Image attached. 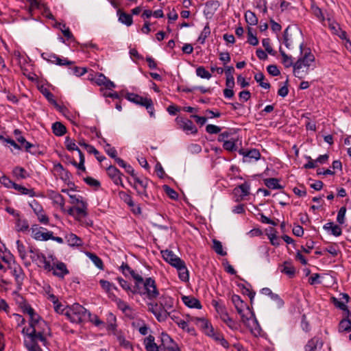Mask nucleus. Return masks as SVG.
Instances as JSON below:
<instances>
[{"label":"nucleus","mask_w":351,"mask_h":351,"mask_svg":"<svg viewBox=\"0 0 351 351\" xmlns=\"http://www.w3.org/2000/svg\"><path fill=\"white\" fill-rule=\"evenodd\" d=\"M133 180L134 184L132 186L136 191L137 194L143 199H149V195L146 191L149 180L145 178H141L137 176Z\"/></svg>","instance_id":"obj_4"},{"label":"nucleus","mask_w":351,"mask_h":351,"mask_svg":"<svg viewBox=\"0 0 351 351\" xmlns=\"http://www.w3.org/2000/svg\"><path fill=\"white\" fill-rule=\"evenodd\" d=\"M87 321L92 322L96 326H99L100 325L104 324V322L101 320H100L97 315H92L90 313V316L87 317Z\"/></svg>","instance_id":"obj_63"},{"label":"nucleus","mask_w":351,"mask_h":351,"mask_svg":"<svg viewBox=\"0 0 351 351\" xmlns=\"http://www.w3.org/2000/svg\"><path fill=\"white\" fill-rule=\"evenodd\" d=\"M88 256L93 263L99 269L103 268V262L101 259L95 254L88 253Z\"/></svg>","instance_id":"obj_53"},{"label":"nucleus","mask_w":351,"mask_h":351,"mask_svg":"<svg viewBox=\"0 0 351 351\" xmlns=\"http://www.w3.org/2000/svg\"><path fill=\"white\" fill-rule=\"evenodd\" d=\"M34 238L39 241H47L53 238V232L51 231L42 232L40 230L34 231Z\"/></svg>","instance_id":"obj_26"},{"label":"nucleus","mask_w":351,"mask_h":351,"mask_svg":"<svg viewBox=\"0 0 351 351\" xmlns=\"http://www.w3.org/2000/svg\"><path fill=\"white\" fill-rule=\"evenodd\" d=\"M119 197L121 199L124 201L128 206H133L134 202L132 201V197L125 191H119Z\"/></svg>","instance_id":"obj_48"},{"label":"nucleus","mask_w":351,"mask_h":351,"mask_svg":"<svg viewBox=\"0 0 351 351\" xmlns=\"http://www.w3.org/2000/svg\"><path fill=\"white\" fill-rule=\"evenodd\" d=\"M87 204L85 202H80V204L75 206V218L80 220L87 215Z\"/></svg>","instance_id":"obj_22"},{"label":"nucleus","mask_w":351,"mask_h":351,"mask_svg":"<svg viewBox=\"0 0 351 351\" xmlns=\"http://www.w3.org/2000/svg\"><path fill=\"white\" fill-rule=\"evenodd\" d=\"M65 146L69 151H77L78 147L76 145L75 141L71 139L69 136H66L65 138Z\"/></svg>","instance_id":"obj_49"},{"label":"nucleus","mask_w":351,"mask_h":351,"mask_svg":"<svg viewBox=\"0 0 351 351\" xmlns=\"http://www.w3.org/2000/svg\"><path fill=\"white\" fill-rule=\"evenodd\" d=\"M27 336V339H25L24 343L25 348L28 351H43L40 346L38 344V342L40 341L41 343V339L36 336V335H33L32 333L25 332Z\"/></svg>","instance_id":"obj_6"},{"label":"nucleus","mask_w":351,"mask_h":351,"mask_svg":"<svg viewBox=\"0 0 351 351\" xmlns=\"http://www.w3.org/2000/svg\"><path fill=\"white\" fill-rule=\"evenodd\" d=\"M43 94L51 104L54 105L56 107H58V104L54 99L53 95L49 90L45 89L43 91Z\"/></svg>","instance_id":"obj_58"},{"label":"nucleus","mask_w":351,"mask_h":351,"mask_svg":"<svg viewBox=\"0 0 351 351\" xmlns=\"http://www.w3.org/2000/svg\"><path fill=\"white\" fill-rule=\"evenodd\" d=\"M132 293L145 295L149 300L156 299L160 294L156 281L150 277L143 280V282H141V285L132 291Z\"/></svg>","instance_id":"obj_1"},{"label":"nucleus","mask_w":351,"mask_h":351,"mask_svg":"<svg viewBox=\"0 0 351 351\" xmlns=\"http://www.w3.org/2000/svg\"><path fill=\"white\" fill-rule=\"evenodd\" d=\"M161 254L162 258L174 267L180 264L182 261L171 250H162Z\"/></svg>","instance_id":"obj_14"},{"label":"nucleus","mask_w":351,"mask_h":351,"mask_svg":"<svg viewBox=\"0 0 351 351\" xmlns=\"http://www.w3.org/2000/svg\"><path fill=\"white\" fill-rule=\"evenodd\" d=\"M51 199L53 202L60 206V208L64 210V199L62 195L58 193H52Z\"/></svg>","instance_id":"obj_38"},{"label":"nucleus","mask_w":351,"mask_h":351,"mask_svg":"<svg viewBox=\"0 0 351 351\" xmlns=\"http://www.w3.org/2000/svg\"><path fill=\"white\" fill-rule=\"evenodd\" d=\"M196 74L201 78L208 80L211 77V74L202 66H200L196 69Z\"/></svg>","instance_id":"obj_46"},{"label":"nucleus","mask_w":351,"mask_h":351,"mask_svg":"<svg viewBox=\"0 0 351 351\" xmlns=\"http://www.w3.org/2000/svg\"><path fill=\"white\" fill-rule=\"evenodd\" d=\"M106 171L108 176L116 185H121L123 188L125 187L121 178L123 174L117 167L110 165Z\"/></svg>","instance_id":"obj_10"},{"label":"nucleus","mask_w":351,"mask_h":351,"mask_svg":"<svg viewBox=\"0 0 351 351\" xmlns=\"http://www.w3.org/2000/svg\"><path fill=\"white\" fill-rule=\"evenodd\" d=\"M332 302H333L334 305L336 307L339 308V309H341L343 311L347 312V313L349 314V311L348 309V307L344 302L339 301L335 298H332Z\"/></svg>","instance_id":"obj_62"},{"label":"nucleus","mask_w":351,"mask_h":351,"mask_svg":"<svg viewBox=\"0 0 351 351\" xmlns=\"http://www.w3.org/2000/svg\"><path fill=\"white\" fill-rule=\"evenodd\" d=\"M147 305L149 311L152 312L155 315L158 322H164L166 320L165 311H162L160 304L149 302Z\"/></svg>","instance_id":"obj_11"},{"label":"nucleus","mask_w":351,"mask_h":351,"mask_svg":"<svg viewBox=\"0 0 351 351\" xmlns=\"http://www.w3.org/2000/svg\"><path fill=\"white\" fill-rule=\"evenodd\" d=\"M310 67L302 65L300 62H295L293 64V75L295 77L303 79L309 73Z\"/></svg>","instance_id":"obj_15"},{"label":"nucleus","mask_w":351,"mask_h":351,"mask_svg":"<svg viewBox=\"0 0 351 351\" xmlns=\"http://www.w3.org/2000/svg\"><path fill=\"white\" fill-rule=\"evenodd\" d=\"M182 300L183 303L189 308H195L198 309L202 308L200 302L193 296L184 295L182 297Z\"/></svg>","instance_id":"obj_19"},{"label":"nucleus","mask_w":351,"mask_h":351,"mask_svg":"<svg viewBox=\"0 0 351 351\" xmlns=\"http://www.w3.org/2000/svg\"><path fill=\"white\" fill-rule=\"evenodd\" d=\"M282 272L286 274L289 277H293L295 273V267L289 262H285Z\"/></svg>","instance_id":"obj_41"},{"label":"nucleus","mask_w":351,"mask_h":351,"mask_svg":"<svg viewBox=\"0 0 351 351\" xmlns=\"http://www.w3.org/2000/svg\"><path fill=\"white\" fill-rule=\"evenodd\" d=\"M245 19L247 23L250 25H255L258 23V18L256 14L250 10L245 12Z\"/></svg>","instance_id":"obj_35"},{"label":"nucleus","mask_w":351,"mask_h":351,"mask_svg":"<svg viewBox=\"0 0 351 351\" xmlns=\"http://www.w3.org/2000/svg\"><path fill=\"white\" fill-rule=\"evenodd\" d=\"M16 243L20 257L21 258L22 260H25L26 258L25 247L19 240H17Z\"/></svg>","instance_id":"obj_54"},{"label":"nucleus","mask_w":351,"mask_h":351,"mask_svg":"<svg viewBox=\"0 0 351 351\" xmlns=\"http://www.w3.org/2000/svg\"><path fill=\"white\" fill-rule=\"evenodd\" d=\"M65 239L69 245L71 247L82 246L83 242L81 238L73 233H69L65 236Z\"/></svg>","instance_id":"obj_20"},{"label":"nucleus","mask_w":351,"mask_h":351,"mask_svg":"<svg viewBox=\"0 0 351 351\" xmlns=\"http://www.w3.org/2000/svg\"><path fill=\"white\" fill-rule=\"evenodd\" d=\"M12 274L14 276L17 285H21L24 279V272L23 269L19 266H14L12 269Z\"/></svg>","instance_id":"obj_24"},{"label":"nucleus","mask_w":351,"mask_h":351,"mask_svg":"<svg viewBox=\"0 0 351 351\" xmlns=\"http://www.w3.org/2000/svg\"><path fill=\"white\" fill-rule=\"evenodd\" d=\"M213 249L217 254L221 256H226L227 254L226 252L223 250L221 243L216 239L213 240Z\"/></svg>","instance_id":"obj_47"},{"label":"nucleus","mask_w":351,"mask_h":351,"mask_svg":"<svg viewBox=\"0 0 351 351\" xmlns=\"http://www.w3.org/2000/svg\"><path fill=\"white\" fill-rule=\"evenodd\" d=\"M13 188L18 191L21 194L28 195L29 197H34L35 192L32 189H27L21 185L14 183Z\"/></svg>","instance_id":"obj_34"},{"label":"nucleus","mask_w":351,"mask_h":351,"mask_svg":"<svg viewBox=\"0 0 351 351\" xmlns=\"http://www.w3.org/2000/svg\"><path fill=\"white\" fill-rule=\"evenodd\" d=\"M176 121L179 128L182 129L185 132H191V134H196L197 132V130L192 121L177 118Z\"/></svg>","instance_id":"obj_12"},{"label":"nucleus","mask_w":351,"mask_h":351,"mask_svg":"<svg viewBox=\"0 0 351 351\" xmlns=\"http://www.w3.org/2000/svg\"><path fill=\"white\" fill-rule=\"evenodd\" d=\"M103 141L106 143V145L104 147L105 152L107 154L112 158H116L117 156V150L114 147H111V145L106 142L105 139H103Z\"/></svg>","instance_id":"obj_52"},{"label":"nucleus","mask_w":351,"mask_h":351,"mask_svg":"<svg viewBox=\"0 0 351 351\" xmlns=\"http://www.w3.org/2000/svg\"><path fill=\"white\" fill-rule=\"evenodd\" d=\"M117 14H119V21L121 23L127 26H130L132 24V17L130 14L121 12L120 10L117 11Z\"/></svg>","instance_id":"obj_28"},{"label":"nucleus","mask_w":351,"mask_h":351,"mask_svg":"<svg viewBox=\"0 0 351 351\" xmlns=\"http://www.w3.org/2000/svg\"><path fill=\"white\" fill-rule=\"evenodd\" d=\"M86 147H87V152L89 154H94L97 160L99 162H101V161H103L104 160L106 159L105 156L99 155V152L93 145H91V146H86Z\"/></svg>","instance_id":"obj_55"},{"label":"nucleus","mask_w":351,"mask_h":351,"mask_svg":"<svg viewBox=\"0 0 351 351\" xmlns=\"http://www.w3.org/2000/svg\"><path fill=\"white\" fill-rule=\"evenodd\" d=\"M125 97L130 101H132L141 106H144L145 105V104L147 103V101L149 99V98L143 97L135 93H128Z\"/></svg>","instance_id":"obj_21"},{"label":"nucleus","mask_w":351,"mask_h":351,"mask_svg":"<svg viewBox=\"0 0 351 351\" xmlns=\"http://www.w3.org/2000/svg\"><path fill=\"white\" fill-rule=\"evenodd\" d=\"M144 345L147 351H159L162 348L155 343V338L151 335L145 338Z\"/></svg>","instance_id":"obj_18"},{"label":"nucleus","mask_w":351,"mask_h":351,"mask_svg":"<svg viewBox=\"0 0 351 351\" xmlns=\"http://www.w3.org/2000/svg\"><path fill=\"white\" fill-rule=\"evenodd\" d=\"M319 345L322 346V343L318 337H315L307 342L305 346V351H315Z\"/></svg>","instance_id":"obj_29"},{"label":"nucleus","mask_w":351,"mask_h":351,"mask_svg":"<svg viewBox=\"0 0 351 351\" xmlns=\"http://www.w3.org/2000/svg\"><path fill=\"white\" fill-rule=\"evenodd\" d=\"M161 344L160 347L167 351H180L178 344L167 333L162 332L160 335Z\"/></svg>","instance_id":"obj_8"},{"label":"nucleus","mask_w":351,"mask_h":351,"mask_svg":"<svg viewBox=\"0 0 351 351\" xmlns=\"http://www.w3.org/2000/svg\"><path fill=\"white\" fill-rule=\"evenodd\" d=\"M231 300L237 309V313L241 315V321H245V315L243 313L245 308L250 311V308L247 304L241 300V297L238 295H232Z\"/></svg>","instance_id":"obj_9"},{"label":"nucleus","mask_w":351,"mask_h":351,"mask_svg":"<svg viewBox=\"0 0 351 351\" xmlns=\"http://www.w3.org/2000/svg\"><path fill=\"white\" fill-rule=\"evenodd\" d=\"M13 173L17 178L24 179L27 178V173L25 169L23 167H16L13 169Z\"/></svg>","instance_id":"obj_51"},{"label":"nucleus","mask_w":351,"mask_h":351,"mask_svg":"<svg viewBox=\"0 0 351 351\" xmlns=\"http://www.w3.org/2000/svg\"><path fill=\"white\" fill-rule=\"evenodd\" d=\"M328 27L332 31V34L337 36L342 30V29L340 27V25L337 23L332 21L330 19H328Z\"/></svg>","instance_id":"obj_45"},{"label":"nucleus","mask_w":351,"mask_h":351,"mask_svg":"<svg viewBox=\"0 0 351 351\" xmlns=\"http://www.w3.org/2000/svg\"><path fill=\"white\" fill-rule=\"evenodd\" d=\"M159 304L161 306L162 311H165L167 319L168 316H170V312L168 311L171 309L173 306V300L172 298L169 296H162L160 298Z\"/></svg>","instance_id":"obj_16"},{"label":"nucleus","mask_w":351,"mask_h":351,"mask_svg":"<svg viewBox=\"0 0 351 351\" xmlns=\"http://www.w3.org/2000/svg\"><path fill=\"white\" fill-rule=\"evenodd\" d=\"M199 320L202 323V327L205 330V333L210 337H214L215 332L213 326L204 319H199Z\"/></svg>","instance_id":"obj_37"},{"label":"nucleus","mask_w":351,"mask_h":351,"mask_svg":"<svg viewBox=\"0 0 351 351\" xmlns=\"http://www.w3.org/2000/svg\"><path fill=\"white\" fill-rule=\"evenodd\" d=\"M254 79L255 80L259 83V85L263 88H265V89H269L270 88V84L268 82H264V80H265V75H263V73L260 72V73H256L255 75H254Z\"/></svg>","instance_id":"obj_39"},{"label":"nucleus","mask_w":351,"mask_h":351,"mask_svg":"<svg viewBox=\"0 0 351 351\" xmlns=\"http://www.w3.org/2000/svg\"><path fill=\"white\" fill-rule=\"evenodd\" d=\"M236 141L234 140H228L223 143V147L228 152L237 150Z\"/></svg>","instance_id":"obj_50"},{"label":"nucleus","mask_w":351,"mask_h":351,"mask_svg":"<svg viewBox=\"0 0 351 351\" xmlns=\"http://www.w3.org/2000/svg\"><path fill=\"white\" fill-rule=\"evenodd\" d=\"M52 130L53 134L58 136L64 135L66 132V127L60 122L53 123Z\"/></svg>","instance_id":"obj_30"},{"label":"nucleus","mask_w":351,"mask_h":351,"mask_svg":"<svg viewBox=\"0 0 351 351\" xmlns=\"http://www.w3.org/2000/svg\"><path fill=\"white\" fill-rule=\"evenodd\" d=\"M179 273V278L182 281H187L189 280V271L186 267L185 263L182 261L180 264H178L177 266L175 267Z\"/></svg>","instance_id":"obj_25"},{"label":"nucleus","mask_w":351,"mask_h":351,"mask_svg":"<svg viewBox=\"0 0 351 351\" xmlns=\"http://www.w3.org/2000/svg\"><path fill=\"white\" fill-rule=\"evenodd\" d=\"M301 57L296 61L300 62L302 65L311 67L315 62V56L309 49H303V44L300 45Z\"/></svg>","instance_id":"obj_7"},{"label":"nucleus","mask_w":351,"mask_h":351,"mask_svg":"<svg viewBox=\"0 0 351 351\" xmlns=\"http://www.w3.org/2000/svg\"><path fill=\"white\" fill-rule=\"evenodd\" d=\"M241 322L250 330L254 336L258 337L261 335L262 329L252 312H250V317L245 315V321Z\"/></svg>","instance_id":"obj_5"},{"label":"nucleus","mask_w":351,"mask_h":351,"mask_svg":"<svg viewBox=\"0 0 351 351\" xmlns=\"http://www.w3.org/2000/svg\"><path fill=\"white\" fill-rule=\"evenodd\" d=\"M234 193L235 195H239L241 199L243 197L247 196L250 194V185L247 182L239 185L234 189Z\"/></svg>","instance_id":"obj_23"},{"label":"nucleus","mask_w":351,"mask_h":351,"mask_svg":"<svg viewBox=\"0 0 351 351\" xmlns=\"http://www.w3.org/2000/svg\"><path fill=\"white\" fill-rule=\"evenodd\" d=\"M210 34V27L208 25V23H207L206 25L203 29V30L202 31V32H201V34H200L197 40L201 44H204L205 40H206V39L208 37Z\"/></svg>","instance_id":"obj_43"},{"label":"nucleus","mask_w":351,"mask_h":351,"mask_svg":"<svg viewBox=\"0 0 351 351\" xmlns=\"http://www.w3.org/2000/svg\"><path fill=\"white\" fill-rule=\"evenodd\" d=\"M64 315L72 323L80 324L87 321V317L90 316V312L80 304L75 303L71 306H66Z\"/></svg>","instance_id":"obj_2"},{"label":"nucleus","mask_w":351,"mask_h":351,"mask_svg":"<svg viewBox=\"0 0 351 351\" xmlns=\"http://www.w3.org/2000/svg\"><path fill=\"white\" fill-rule=\"evenodd\" d=\"M346 213V206H342L338 211L337 217V221L339 224L344 223Z\"/></svg>","instance_id":"obj_56"},{"label":"nucleus","mask_w":351,"mask_h":351,"mask_svg":"<svg viewBox=\"0 0 351 351\" xmlns=\"http://www.w3.org/2000/svg\"><path fill=\"white\" fill-rule=\"evenodd\" d=\"M55 168L58 171H60L61 179L64 181L69 180L70 179V177L71 176V173H69V171L64 169L61 164L58 163L55 166Z\"/></svg>","instance_id":"obj_36"},{"label":"nucleus","mask_w":351,"mask_h":351,"mask_svg":"<svg viewBox=\"0 0 351 351\" xmlns=\"http://www.w3.org/2000/svg\"><path fill=\"white\" fill-rule=\"evenodd\" d=\"M239 153L243 156V160L244 162H250L252 159L258 160L261 157V154L256 149H252L249 151L240 149Z\"/></svg>","instance_id":"obj_13"},{"label":"nucleus","mask_w":351,"mask_h":351,"mask_svg":"<svg viewBox=\"0 0 351 351\" xmlns=\"http://www.w3.org/2000/svg\"><path fill=\"white\" fill-rule=\"evenodd\" d=\"M279 180L277 178H267L264 180L265 184L271 189H282L283 186L278 183Z\"/></svg>","instance_id":"obj_33"},{"label":"nucleus","mask_w":351,"mask_h":351,"mask_svg":"<svg viewBox=\"0 0 351 351\" xmlns=\"http://www.w3.org/2000/svg\"><path fill=\"white\" fill-rule=\"evenodd\" d=\"M262 44L264 48L265 49V51L269 53L271 55H274V50L270 45V40L269 38H264L262 40Z\"/></svg>","instance_id":"obj_64"},{"label":"nucleus","mask_w":351,"mask_h":351,"mask_svg":"<svg viewBox=\"0 0 351 351\" xmlns=\"http://www.w3.org/2000/svg\"><path fill=\"white\" fill-rule=\"evenodd\" d=\"M339 332H350L351 331V319L349 316L343 319L339 324Z\"/></svg>","instance_id":"obj_31"},{"label":"nucleus","mask_w":351,"mask_h":351,"mask_svg":"<svg viewBox=\"0 0 351 351\" xmlns=\"http://www.w3.org/2000/svg\"><path fill=\"white\" fill-rule=\"evenodd\" d=\"M25 332L38 336L41 339L42 345L47 346L48 342L46 336L50 335V328L45 320L40 321L31 328H23L22 332L25 334Z\"/></svg>","instance_id":"obj_3"},{"label":"nucleus","mask_w":351,"mask_h":351,"mask_svg":"<svg viewBox=\"0 0 351 351\" xmlns=\"http://www.w3.org/2000/svg\"><path fill=\"white\" fill-rule=\"evenodd\" d=\"M261 293L264 295H269L271 298V299L274 300V301H276L277 302V304L279 306H282V304H283L282 300L279 297L278 295L274 293L270 289L263 288L261 290Z\"/></svg>","instance_id":"obj_27"},{"label":"nucleus","mask_w":351,"mask_h":351,"mask_svg":"<svg viewBox=\"0 0 351 351\" xmlns=\"http://www.w3.org/2000/svg\"><path fill=\"white\" fill-rule=\"evenodd\" d=\"M55 64L60 66H71L73 65L74 62L69 60L67 58H61L57 56Z\"/></svg>","instance_id":"obj_60"},{"label":"nucleus","mask_w":351,"mask_h":351,"mask_svg":"<svg viewBox=\"0 0 351 351\" xmlns=\"http://www.w3.org/2000/svg\"><path fill=\"white\" fill-rule=\"evenodd\" d=\"M280 53L282 57V62L284 64V65L286 67H290L291 66L293 67L294 63L292 61L291 57L287 55L285 52L281 49V48H280Z\"/></svg>","instance_id":"obj_44"},{"label":"nucleus","mask_w":351,"mask_h":351,"mask_svg":"<svg viewBox=\"0 0 351 351\" xmlns=\"http://www.w3.org/2000/svg\"><path fill=\"white\" fill-rule=\"evenodd\" d=\"M247 42L253 46H256L258 44V40L257 37L253 34L251 28H248Z\"/></svg>","instance_id":"obj_57"},{"label":"nucleus","mask_w":351,"mask_h":351,"mask_svg":"<svg viewBox=\"0 0 351 351\" xmlns=\"http://www.w3.org/2000/svg\"><path fill=\"white\" fill-rule=\"evenodd\" d=\"M45 254L40 252H35L34 255H31V258L32 261L36 262L37 265H38V263H40L45 258Z\"/></svg>","instance_id":"obj_61"},{"label":"nucleus","mask_w":351,"mask_h":351,"mask_svg":"<svg viewBox=\"0 0 351 351\" xmlns=\"http://www.w3.org/2000/svg\"><path fill=\"white\" fill-rule=\"evenodd\" d=\"M220 318L232 330L237 329V324L231 317H230L228 313H223Z\"/></svg>","instance_id":"obj_32"},{"label":"nucleus","mask_w":351,"mask_h":351,"mask_svg":"<svg viewBox=\"0 0 351 351\" xmlns=\"http://www.w3.org/2000/svg\"><path fill=\"white\" fill-rule=\"evenodd\" d=\"M16 230L25 232L29 229V224L25 219H21L20 217L16 219Z\"/></svg>","instance_id":"obj_42"},{"label":"nucleus","mask_w":351,"mask_h":351,"mask_svg":"<svg viewBox=\"0 0 351 351\" xmlns=\"http://www.w3.org/2000/svg\"><path fill=\"white\" fill-rule=\"evenodd\" d=\"M53 274L60 278H64V276L69 274V271L66 268L65 263L58 262L53 265Z\"/></svg>","instance_id":"obj_17"},{"label":"nucleus","mask_w":351,"mask_h":351,"mask_svg":"<svg viewBox=\"0 0 351 351\" xmlns=\"http://www.w3.org/2000/svg\"><path fill=\"white\" fill-rule=\"evenodd\" d=\"M69 69L70 70L69 73L77 77H80L87 72V69L86 67H79L74 66L69 67Z\"/></svg>","instance_id":"obj_40"},{"label":"nucleus","mask_w":351,"mask_h":351,"mask_svg":"<svg viewBox=\"0 0 351 351\" xmlns=\"http://www.w3.org/2000/svg\"><path fill=\"white\" fill-rule=\"evenodd\" d=\"M84 180L87 184L96 189H98L101 185L100 182L97 180L92 177H86Z\"/></svg>","instance_id":"obj_59"}]
</instances>
